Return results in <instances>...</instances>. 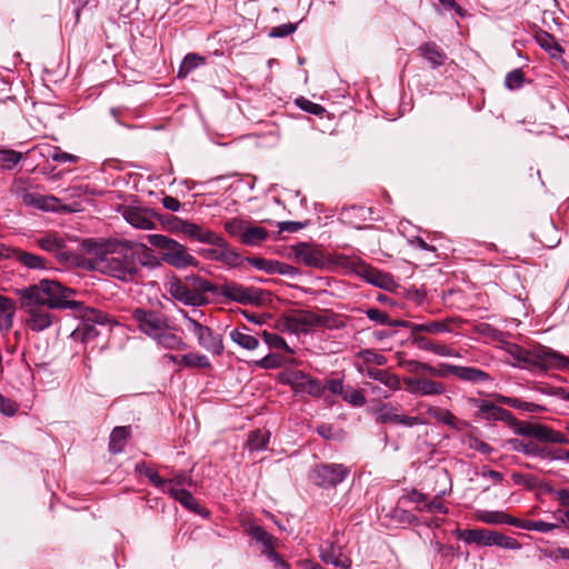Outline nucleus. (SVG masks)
Instances as JSON below:
<instances>
[{"instance_id":"nucleus-1","label":"nucleus","mask_w":569,"mask_h":569,"mask_svg":"<svg viewBox=\"0 0 569 569\" xmlns=\"http://www.w3.org/2000/svg\"><path fill=\"white\" fill-rule=\"evenodd\" d=\"M21 298V307L27 312L26 323L36 332L48 329L54 320L51 309H74L79 306L69 297L73 290L63 287L56 280L43 279L38 284L22 288L18 291Z\"/></svg>"},{"instance_id":"nucleus-2","label":"nucleus","mask_w":569,"mask_h":569,"mask_svg":"<svg viewBox=\"0 0 569 569\" xmlns=\"http://www.w3.org/2000/svg\"><path fill=\"white\" fill-rule=\"evenodd\" d=\"M88 263L92 270L121 281H133L139 272L136 258L129 252L127 242L104 247L97 251L96 257L90 258Z\"/></svg>"},{"instance_id":"nucleus-3","label":"nucleus","mask_w":569,"mask_h":569,"mask_svg":"<svg viewBox=\"0 0 569 569\" xmlns=\"http://www.w3.org/2000/svg\"><path fill=\"white\" fill-rule=\"evenodd\" d=\"M508 353L518 362V366L529 370L559 369L569 366V359L545 346H535L525 349L518 345H509Z\"/></svg>"},{"instance_id":"nucleus-4","label":"nucleus","mask_w":569,"mask_h":569,"mask_svg":"<svg viewBox=\"0 0 569 569\" xmlns=\"http://www.w3.org/2000/svg\"><path fill=\"white\" fill-rule=\"evenodd\" d=\"M148 241L151 246L161 249V259L177 268L182 269L190 266H197L198 260L188 252V249L178 241L163 234H149Z\"/></svg>"},{"instance_id":"nucleus-5","label":"nucleus","mask_w":569,"mask_h":569,"mask_svg":"<svg viewBox=\"0 0 569 569\" xmlns=\"http://www.w3.org/2000/svg\"><path fill=\"white\" fill-rule=\"evenodd\" d=\"M73 310L77 311L82 321L72 331L71 336L74 339H80L82 342H88L99 336L96 325L111 326L116 323L106 312L92 307L82 306L80 302Z\"/></svg>"},{"instance_id":"nucleus-6","label":"nucleus","mask_w":569,"mask_h":569,"mask_svg":"<svg viewBox=\"0 0 569 569\" xmlns=\"http://www.w3.org/2000/svg\"><path fill=\"white\" fill-rule=\"evenodd\" d=\"M350 475V469L342 463L316 465L310 472V480L321 488H335Z\"/></svg>"},{"instance_id":"nucleus-7","label":"nucleus","mask_w":569,"mask_h":569,"mask_svg":"<svg viewBox=\"0 0 569 569\" xmlns=\"http://www.w3.org/2000/svg\"><path fill=\"white\" fill-rule=\"evenodd\" d=\"M132 319L138 329L151 339H154L162 330L171 329L169 318L160 311L138 308L132 311Z\"/></svg>"},{"instance_id":"nucleus-8","label":"nucleus","mask_w":569,"mask_h":569,"mask_svg":"<svg viewBox=\"0 0 569 569\" xmlns=\"http://www.w3.org/2000/svg\"><path fill=\"white\" fill-rule=\"evenodd\" d=\"M209 244L213 246V248L202 249L200 253L203 258L220 262L228 268H233L241 263V256L221 236L217 234V240L211 241Z\"/></svg>"},{"instance_id":"nucleus-9","label":"nucleus","mask_w":569,"mask_h":569,"mask_svg":"<svg viewBox=\"0 0 569 569\" xmlns=\"http://www.w3.org/2000/svg\"><path fill=\"white\" fill-rule=\"evenodd\" d=\"M187 328L198 340V343L211 353L220 355L223 351L222 338L209 327L201 325L196 319L184 313Z\"/></svg>"},{"instance_id":"nucleus-10","label":"nucleus","mask_w":569,"mask_h":569,"mask_svg":"<svg viewBox=\"0 0 569 569\" xmlns=\"http://www.w3.org/2000/svg\"><path fill=\"white\" fill-rule=\"evenodd\" d=\"M376 420L380 423H396L405 427H413L425 423L419 417L399 415L391 403L380 402L372 408Z\"/></svg>"},{"instance_id":"nucleus-11","label":"nucleus","mask_w":569,"mask_h":569,"mask_svg":"<svg viewBox=\"0 0 569 569\" xmlns=\"http://www.w3.org/2000/svg\"><path fill=\"white\" fill-rule=\"evenodd\" d=\"M218 293L241 305H253L260 301V290L236 282H227L220 286Z\"/></svg>"},{"instance_id":"nucleus-12","label":"nucleus","mask_w":569,"mask_h":569,"mask_svg":"<svg viewBox=\"0 0 569 569\" xmlns=\"http://www.w3.org/2000/svg\"><path fill=\"white\" fill-rule=\"evenodd\" d=\"M123 219L137 229L152 230L156 229V213L143 207L139 206H126L122 209Z\"/></svg>"},{"instance_id":"nucleus-13","label":"nucleus","mask_w":569,"mask_h":569,"mask_svg":"<svg viewBox=\"0 0 569 569\" xmlns=\"http://www.w3.org/2000/svg\"><path fill=\"white\" fill-rule=\"evenodd\" d=\"M292 258L310 268H323L326 259L321 250L310 246L307 242H299L291 247Z\"/></svg>"},{"instance_id":"nucleus-14","label":"nucleus","mask_w":569,"mask_h":569,"mask_svg":"<svg viewBox=\"0 0 569 569\" xmlns=\"http://www.w3.org/2000/svg\"><path fill=\"white\" fill-rule=\"evenodd\" d=\"M406 390L411 395L418 396H438L446 392L442 382L422 377H406L403 379Z\"/></svg>"},{"instance_id":"nucleus-15","label":"nucleus","mask_w":569,"mask_h":569,"mask_svg":"<svg viewBox=\"0 0 569 569\" xmlns=\"http://www.w3.org/2000/svg\"><path fill=\"white\" fill-rule=\"evenodd\" d=\"M0 256L12 258L28 269L43 270L49 268V263L46 258L21 249H10L4 246H0Z\"/></svg>"},{"instance_id":"nucleus-16","label":"nucleus","mask_w":569,"mask_h":569,"mask_svg":"<svg viewBox=\"0 0 569 569\" xmlns=\"http://www.w3.org/2000/svg\"><path fill=\"white\" fill-rule=\"evenodd\" d=\"M470 402L473 407L478 408V416L481 419L488 421H503L508 423L515 421V417L510 411L503 409L500 406H497L491 401L471 398Z\"/></svg>"},{"instance_id":"nucleus-17","label":"nucleus","mask_w":569,"mask_h":569,"mask_svg":"<svg viewBox=\"0 0 569 569\" xmlns=\"http://www.w3.org/2000/svg\"><path fill=\"white\" fill-rule=\"evenodd\" d=\"M168 292L184 305L199 307L207 303V298L193 292L187 279L184 281L174 279L169 282Z\"/></svg>"},{"instance_id":"nucleus-18","label":"nucleus","mask_w":569,"mask_h":569,"mask_svg":"<svg viewBox=\"0 0 569 569\" xmlns=\"http://www.w3.org/2000/svg\"><path fill=\"white\" fill-rule=\"evenodd\" d=\"M293 386L297 392L308 393L312 397H321L326 387L320 380L315 379L302 371L293 373Z\"/></svg>"},{"instance_id":"nucleus-19","label":"nucleus","mask_w":569,"mask_h":569,"mask_svg":"<svg viewBox=\"0 0 569 569\" xmlns=\"http://www.w3.org/2000/svg\"><path fill=\"white\" fill-rule=\"evenodd\" d=\"M38 247L47 252L56 254L59 259H66L62 250L66 248V240L58 232L49 231L36 239Z\"/></svg>"},{"instance_id":"nucleus-20","label":"nucleus","mask_w":569,"mask_h":569,"mask_svg":"<svg viewBox=\"0 0 569 569\" xmlns=\"http://www.w3.org/2000/svg\"><path fill=\"white\" fill-rule=\"evenodd\" d=\"M512 449L517 452H522L530 457H538L542 459L557 460L559 457H556L555 453L549 450L547 447H542L533 441H523L519 439H513L510 441Z\"/></svg>"},{"instance_id":"nucleus-21","label":"nucleus","mask_w":569,"mask_h":569,"mask_svg":"<svg viewBox=\"0 0 569 569\" xmlns=\"http://www.w3.org/2000/svg\"><path fill=\"white\" fill-rule=\"evenodd\" d=\"M417 50L432 69L443 66L447 60L446 52L435 42H423Z\"/></svg>"},{"instance_id":"nucleus-22","label":"nucleus","mask_w":569,"mask_h":569,"mask_svg":"<svg viewBox=\"0 0 569 569\" xmlns=\"http://www.w3.org/2000/svg\"><path fill=\"white\" fill-rule=\"evenodd\" d=\"M445 368L446 370H449L451 375L456 376L462 381L479 383L490 380V376L486 371L473 367L445 366Z\"/></svg>"},{"instance_id":"nucleus-23","label":"nucleus","mask_w":569,"mask_h":569,"mask_svg":"<svg viewBox=\"0 0 569 569\" xmlns=\"http://www.w3.org/2000/svg\"><path fill=\"white\" fill-rule=\"evenodd\" d=\"M179 230L191 238L192 240L202 242V243H210L211 241L217 240L216 232L204 229L201 226L190 222V221H181L179 226Z\"/></svg>"},{"instance_id":"nucleus-24","label":"nucleus","mask_w":569,"mask_h":569,"mask_svg":"<svg viewBox=\"0 0 569 569\" xmlns=\"http://www.w3.org/2000/svg\"><path fill=\"white\" fill-rule=\"evenodd\" d=\"M493 532L487 529H465L458 531V538L466 543H476L479 546H492Z\"/></svg>"},{"instance_id":"nucleus-25","label":"nucleus","mask_w":569,"mask_h":569,"mask_svg":"<svg viewBox=\"0 0 569 569\" xmlns=\"http://www.w3.org/2000/svg\"><path fill=\"white\" fill-rule=\"evenodd\" d=\"M248 330L249 329L246 326L242 328H236L230 331V339L240 348L252 351L259 347L260 342L258 338L248 333Z\"/></svg>"},{"instance_id":"nucleus-26","label":"nucleus","mask_w":569,"mask_h":569,"mask_svg":"<svg viewBox=\"0 0 569 569\" xmlns=\"http://www.w3.org/2000/svg\"><path fill=\"white\" fill-rule=\"evenodd\" d=\"M533 438L551 443L568 445L569 439L563 433L553 430L545 425L537 423Z\"/></svg>"},{"instance_id":"nucleus-27","label":"nucleus","mask_w":569,"mask_h":569,"mask_svg":"<svg viewBox=\"0 0 569 569\" xmlns=\"http://www.w3.org/2000/svg\"><path fill=\"white\" fill-rule=\"evenodd\" d=\"M167 493H169L173 499L179 501L184 508L197 513H201L200 505L197 502L194 497L184 488L169 487L167 489Z\"/></svg>"},{"instance_id":"nucleus-28","label":"nucleus","mask_w":569,"mask_h":569,"mask_svg":"<svg viewBox=\"0 0 569 569\" xmlns=\"http://www.w3.org/2000/svg\"><path fill=\"white\" fill-rule=\"evenodd\" d=\"M452 319H447L443 321H429L425 323H416V326L411 327V332H428L431 335H439L443 332L451 331Z\"/></svg>"},{"instance_id":"nucleus-29","label":"nucleus","mask_w":569,"mask_h":569,"mask_svg":"<svg viewBox=\"0 0 569 569\" xmlns=\"http://www.w3.org/2000/svg\"><path fill=\"white\" fill-rule=\"evenodd\" d=\"M428 415L435 418L437 421L455 429L460 430L462 422L448 409L439 407H430Z\"/></svg>"},{"instance_id":"nucleus-30","label":"nucleus","mask_w":569,"mask_h":569,"mask_svg":"<svg viewBox=\"0 0 569 569\" xmlns=\"http://www.w3.org/2000/svg\"><path fill=\"white\" fill-rule=\"evenodd\" d=\"M171 329H164L162 332H159L157 337L153 339L158 346L169 349V350H179L184 347V342L182 339L176 335Z\"/></svg>"},{"instance_id":"nucleus-31","label":"nucleus","mask_w":569,"mask_h":569,"mask_svg":"<svg viewBox=\"0 0 569 569\" xmlns=\"http://www.w3.org/2000/svg\"><path fill=\"white\" fill-rule=\"evenodd\" d=\"M130 427H116L109 440V450L112 453H120L123 451L124 446L127 443V439L130 436Z\"/></svg>"},{"instance_id":"nucleus-32","label":"nucleus","mask_w":569,"mask_h":569,"mask_svg":"<svg viewBox=\"0 0 569 569\" xmlns=\"http://www.w3.org/2000/svg\"><path fill=\"white\" fill-rule=\"evenodd\" d=\"M366 375L369 378L383 383L390 390H399L400 389V379L396 375H391L386 370L368 368Z\"/></svg>"},{"instance_id":"nucleus-33","label":"nucleus","mask_w":569,"mask_h":569,"mask_svg":"<svg viewBox=\"0 0 569 569\" xmlns=\"http://www.w3.org/2000/svg\"><path fill=\"white\" fill-rule=\"evenodd\" d=\"M16 312L14 303L11 299L0 296V329L9 330L13 323Z\"/></svg>"},{"instance_id":"nucleus-34","label":"nucleus","mask_w":569,"mask_h":569,"mask_svg":"<svg viewBox=\"0 0 569 569\" xmlns=\"http://www.w3.org/2000/svg\"><path fill=\"white\" fill-rule=\"evenodd\" d=\"M268 237V231L262 227L251 226L249 222L246 227L241 242L246 246H259Z\"/></svg>"},{"instance_id":"nucleus-35","label":"nucleus","mask_w":569,"mask_h":569,"mask_svg":"<svg viewBox=\"0 0 569 569\" xmlns=\"http://www.w3.org/2000/svg\"><path fill=\"white\" fill-rule=\"evenodd\" d=\"M269 439V431L257 429L249 433L246 446L251 452L262 451L267 448Z\"/></svg>"},{"instance_id":"nucleus-36","label":"nucleus","mask_w":569,"mask_h":569,"mask_svg":"<svg viewBox=\"0 0 569 569\" xmlns=\"http://www.w3.org/2000/svg\"><path fill=\"white\" fill-rule=\"evenodd\" d=\"M299 333L307 332L310 328L320 326L323 323L321 316L310 311H300L295 316Z\"/></svg>"},{"instance_id":"nucleus-37","label":"nucleus","mask_w":569,"mask_h":569,"mask_svg":"<svg viewBox=\"0 0 569 569\" xmlns=\"http://www.w3.org/2000/svg\"><path fill=\"white\" fill-rule=\"evenodd\" d=\"M187 281L189 282L191 289L193 292L198 293L201 297H204V293L211 292V293H218L219 287L211 283L210 281L192 274L189 277H186Z\"/></svg>"},{"instance_id":"nucleus-38","label":"nucleus","mask_w":569,"mask_h":569,"mask_svg":"<svg viewBox=\"0 0 569 569\" xmlns=\"http://www.w3.org/2000/svg\"><path fill=\"white\" fill-rule=\"evenodd\" d=\"M203 63V57L196 53L187 54L179 67L178 77L186 78L192 70L202 66Z\"/></svg>"},{"instance_id":"nucleus-39","label":"nucleus","mask_w":569,"mask_h":569,"mask_svg":"<svg viewBox=\"0 0 569 569\" xmlns=\"http://www.w3.org/2000/svg\"><path fill=\"white\" fill-rule=\"evenodd\" d=\"M537 41L539 46L550 54L551 58H559L563 52L562 48L557 43L555 38L547 32L540 34L537 38Z\"/></svg>"},{"instance_id":"nucleus-40","label":"nucleus","mask_w":569,"mask_h":569,"mask_svg":"<svg viewBox=\"0 0 569 569\" xmlns=\"http://www.w3.org/2000/svg\"><path fill=\"white\" fill-rule=\"evenodd\" d=\"M180 362L184 367L190 368H208L210 367V361L207 356L199 355L194 352H190L180 357Z\"/></svg>"},{"instance_id":"nucleus-41","label":"nucleus","mask_w":569,"mask_h":569,"mask_svg":"<svg viewBox=\"0 0 569 569\" xmlns=\"http://www.w3.org/2000/svg\"><path fill=\"white\" fill-rule=\"evenodd\" d=\"M251 537L263 546V550L276 548L277 539L259 526L251 529Z\"/></svg>"},{"instance_id":"nucleus-42","label":"nucleus","mask_w":569,"mask_h":569,"mask_svg":"<svg viewBox=\"0 0 569 569\" xmlns=\"http://www.w3.org/2000/svg\"><path fill=\"white\" fill-rule=\"evenodd\" d=\"M261 335H262L264 342L268 345L269 348L281 349L290 355L295 353L293 349L290 348L287 345V342L284 341V339L282 337H280L279 335L272 333V332H269L266 330L262 331Z\"/></svg>"},{"instance_id":"nucleus-43","label":"nucleus","mask_w":569,"mask_h":569,"mask_svg":"<svg viewBox=\"0 0 569 569\" xmlns=\"http://www.w3.org/2000/svg\"><path fill=\"white\" fill-rule=\"evenodd\" d=\"M16 193H17L18 198L23 202V204H26L27 207H32V208L38 209L42 194L32 192V191L28 190L27 188H18V187H17Z\"/></svg>"},{"instance_id":"nucleus-44","label":"nucleus","mask_w":569,"mask_h":569,"mask_svg":"<svg viewBox=\"0 0 569 569\" xmlns=\"http://www.w3.org/2000/svg\"><path fill=\"white\" fill-rule=\"evenodd\" d=\"M445 495V491L437 495L432 500H428L423 506L418 507L419 511H427V512H438V513H448V508L442 502V496Z\"/></svg>"},{"instance_id":"nucleus-45","label":"nucleus","mask_w":569,"mask_h":569,"mask_svg":"<svg viewBox=\"0 0 569 569\" xmlns=\"http://www.w3.org/2000/svg\"><path fill=\"white\" fill-rule=\"evenodd\" d=\"M22 159V154L18 151L6 149L0 150V163L4 169H12Z\"/></svg>"},{"instance_id":"nucleus-46","label":"nucleus","mask_w":569,"mask_h":569,"mask_svg":"<svg viewBox=\"0 0 569 569\" xmlns=\"http://www.w3.org/2000/svg\"><path fill=\"white\" fill-rule=\"evenodd\" d=\"M248 221L239 218H232L224 222V230L232 237H243Z\"/></svg>"},{"instance_id":"nucleus-47","label":"nucleus","mask_w":569,"mask_h":569,"mask_svg":"<svg viewBox=\"0 0 569 569\" xmlns=\"http://www.w3.org/2000/svg\"><path fill=\"white\" fill-rule=\"evenodd\" d=\"M492 546H498L508 550H518L521 548L518 540L496 531L492 537Z\"/></svg>"},{"instance_id":"nucleus-48","label":"nucleus","mask_w":569,"mask_h":569,"mask_svg":"<svg viewBox=\"0 0 569 569\" xmlns=\"http://www.w3.org/2000/svg\"><path fill=\"white\" fill-rule=\"evenodd\" d=\"M399 366L411 373L433 372V370L430 369V365L418 360L400 359Z\"/></svg>"},{"instance_id":"nucleus-49","label":"nucleus","mask_w":569,"mask_h":569,"mask_svg":"<svg viewBox=\"0 0 569 569\" xmlns=\"http://www.w3.org/2000/svg\"><path fill=\"white\" fill-rule=\"evenodd\" d=\"M247 260L256 269L266 271L269 274H276V271H278L277 260H268L264 258H248Z\"/></svg>"},{"instance_id":"nucleus-50","label":"nucleus","mask_w":569,"mask_h":569,"mask_svg":"<svg viewBox=\"0 0 569 569\" xmlns=\"http://www.w3.org/2000/svg\"><path fill=\"white\" fill-rule=\"evenodd\" d=\"M525 82V74L520 69L507 73L505 84L509 90L519 89Z\"/></svg>"},{"instance_id":"nucleus-51","label":"nucleus","mask_w":569,"mask_h":569,"mask_svg":"<svg viewBox=\"0 0 569 569\" xmlns=\"http://www.w3.org/2000/svg\"><path fill=\"white\" fill-rule=\"evenodd\" d=\"M274 328L280 332H289L295 335L299 333V328L297 327L295 316L278 319Z\"/></svg>"},{"instance_id":"nucleus-52","label":"nucleus","mask_w":569,"mask_h":569,"mask_svg":"<svg viewBox=\"0 0 569 569\" xmlns=\"http://www.w3.org/2000/svg\"><path fill=\"white\" fill-rule=\"evenodd\" d=\"M478 518L485 523L501 525L506 520V512L485 510L479 513Z\"/></svg>"},{"instance_id":"nucleus-53","label":"nucleus","mask_w":569,"mask_h":569,"mask_svg":"<svg viewBox=\"0 0 569 569\" xmlns=\"http://www.w3.org/2000/svg\"><path fill=\"white\" fill-rule=\"evenodd\" d=\"M365 313L368 319L378 325L388 326V323H391L389 315L378 308H368Z\"/></svg>"},{"instance_id":"nucleus-54","label":"nucleus","mask_w":569,"mask_h":569,"mask_svg":"<svg viewBox=\"0 0 569 569\" xmlns=\"http://www.w3.org/2000/svg\"><path fill=\"white\" fill-rule=\"evenodd\" d=\"M61 208L60 200L54 196H42L40 199L39 210L57 212Z\"/></svg>"},{"instance_id":"nucleus-55","label":"nucleus","mask_w":569,"mask_h":569,"mask_svg":"<svg viewBox=\"0 0 569 569\" xmlns=\"http://www.w3.org/2000/svg\"><path fill=\"white\" fill-rule=\"evenodd\" d=\"M560 521L558 523L547 522L543 520H529V523L526 526L528 530L538 531V532H550L553 529H557L561 526Z\"/></svg>"},{"instance_id":"nucleus-56","label":"nucleus","mask_w":569,"mask_h":569,"mask_svg":"<svg viewBox=\"0 0 569 569\" xmlns=\"http://www.w3.org/2000/svg\"><path fill=\"white\" fill-rule=\"evenodd\" d=\"M48 157L51 158L56 162H78L79 158L74 154L61 151L60 148L53 147L49 153Z\"/></svg>"},{"instance_id":"nucleus-57","label":"nucleus","mask_w":569,"mask_h":569,"mask_svg":"<svg viewBox=\"0 0 569 569\" xmlns=\"http://www.w3.org/2000/svg\"><path fill=\"white\" fill-rule=\"evenodd\" d=\"M140 472L144 473L146 477L149 478V480L157 487L160 488L162 491L167 492V480L161 478L156 471L151 470L150 468L143 466L139 468Z\"/></svg>"},{"instance_id":"nucleus-58","label":"nucleus","mask_w":569,"mask_h":569,"mask_svg":"<svg viewBox=\"0 0 569 569\" xmlns=\"http://www.w3.org/2000/svg\"><path fill=\"white\" fill-rule=\"evenodd\" d=\"M253 365L262 369H273L279 368L281 366V361L278 356L269 353L263 358L253 361Z\"/></svg>"},{"instance_id":"nucleus-59","label":"nucleus","mask_w":569,"mask_h":569,"mask_svg":"<svg viewBox=\"0 0 569 569\" xmlns=\"http://www.w3.org/2000/svg\"><path fill=\"white\" fill-rule=\"evenodd\" d=\"M411 342L419 349L432 351V352H433V349L436 346L435 342H432L425 336H421L420 332H411Z\"/></svg>"},{"instance_id":"nucleus-60","label":"nucleus","mask_w":569,"mask_h":569,"mask_svg":"<svg viewBox=\"0 0 569 569\" xmlns=\"http://www.w3.org/2000/svg\"><path fill=\"white\" fill-rule=\"evenodd\" d=\"M297 104L305 111L320 116L325 112V108L318 103H315L310 100H307L305 98L297 99Z\"/></svg>"},{"instance_id":"nucleus-61","label":"nucleus","mask_w":569,"mask_h":569,"mask_svg":"<svg viewBox=\"0 0 569 569\" xmlns=\"http://www.w3.org/2000/svg\"><path fill=\"white\" fill-rule=\"evenodd\" d=\"M296 30V23H284L272 28L269 34L273 38H283L293 33Z\"/></svg>"},{"instance_id":"nucleus-62","label":"nucleus","mask_w":569,"mask_h":569,"mask_svg":"<svg viewBox=\"0 0 569 569\" xmlns=\"http://www.w3.org/2000/svg\"><path fill=\"white\" fill-rule=\"evenodd\" d=\"M191 477L187 473H176L172 478L167 480V488L176 487V488H184L186 486H191Z\"/></svg>"},{"instance_id":"nucleus-63","label":"nucleus","mask_w":569,"mask_h":569,"mask_svg":"<svg viewBox=\"0 0 569 569\" xmlns=\"http://www.w3.org/2000/svg\"><path fill=\"white\" fill-rule=\"evenodd\" d=\"M342 397L343 400L356 407H362L366 403V398L359 390L346 391Z\"/></svg>"},{"instance_id":"nucleus-64","label":"nucleus","mask_w":569,"mask_h":569,"mask_svg":"<svg viewBox=\"0 0 569 569\" xmlns=\"http://www.w3.org/2000/svg\"><path fill=\"white\" fill-rule=\"evenodd\" d=\"M17 410V403L0 393V412L4 416L12 417L16 415Z\"/></svg>"}]
</instances>
